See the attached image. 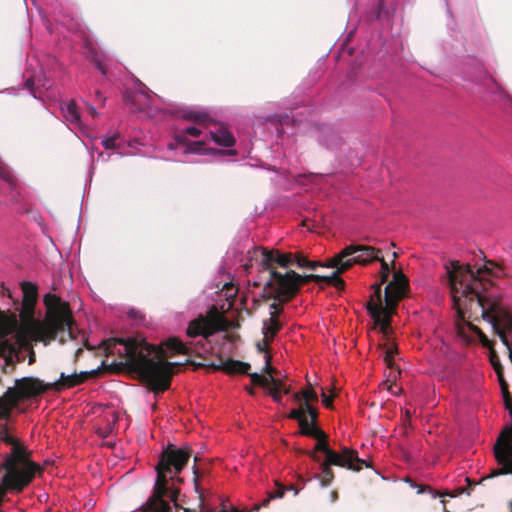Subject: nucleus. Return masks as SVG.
Segmentation results:
<instances>
[{"mask_svg": "<svg viewBox=\"0 0 512 512\" xmlns=\"http://www.w3.org/2000/svg\"><path fill=\"white\" fill-rule=\"evenodd\" d=\"M405 418H406V420H409L411 418V413L409 410L405 411Z\"/></svg>", "mask_w": 512, "mask_h": 512, "instance_id": "nucleus-58", "label": "nucleus"}, {"mask_svg": "<svg viewBox=\"0 0 512 512\" xmlns=\"http://www.w3.org/2000/svg\"><path fill=\"white\" fill-rule=\"evenodd\" d=\"M82 353V349L81 348H78L77 351H76V357H78L80 354Z\"/></svg>", "mask_w": 512, "mask_h": 512, "instance_id": "nucleus-63", "label": "nucleus"}, {"mask_svg": "<svg viewBox=\"0 0 512 512\" xmlns=\"http://www.w3.org/2000/svg\"><path fill=\"white\" fill-rule=\"evenodd\" d=\"M281 392H283L284 394H289L291 392L290 386L284 385L283 388L281 389Z\"/></svg>", "mask_w": 512, "mask_h": 512, "instance_id": "nucleus-54", "label": "nucleus"}, {"mask_svg": "<svg viewBox=\"0 0 512 512\" xmlns=\"http://www.w3.org/2000/svg\"><path fill=\"white\" fill-rule=\"evenodd\" d=\"M184 137H185L184 135H177V137H176V138H177V140H178L179 142H182V141H184Z\"/></svg>", "mask_w": 512, "mask_h": 512, "instance_id": "nucleus-60", "label": "nucleus"}, {"mask_svg": "<svg viewBox=\"0 0 512 512\" xmlns=\"http://www.w3.org/2000/svg\"><path fill=\"white\" fill-rule=\"evenodd\" d=\"M304 416V408H302V403H300L298 408L292 409L289 414L288 418L292 420L299 421Z\"/></svg>", "mask_w": 512, "mask_h": 512, "instance_id": "nucleus-35", "label": "nucleus"}, {"mask_svg": "<svg viewBox=\"0 0 512 512\" xmlns=\"http://www.w3.org/2000/svg\"><path fill=\"white\" fill-rule=\"evenodd\" d=\"M0 439L1 441H3L4 443L8 444V445H12L14 446L15 443L19 442L18 439L14 438L13 436H11L8 431H7V426L6 425H3L2 426V429L0 431Z\"/></svg>", "mask_w": 512, "mask_h": 512, "instance_id": "nucleus-30", "label": "nucleus"}, {"mask_svg": "<svg viewBox=\"0 0 512 512\" xmlns=\"http://www.w3.org/2000/svg\"><path fill=\"white\" fill-rule=\"evenodd\" d=\"M322 403L323 405L328 408V409H331L333 407V398L335 395H332V396H328L326 395L323 391H322Z\"/></svg>", "mask_w": 512, "mask_h": 512, "instance_id": "nucleus-41", "label": "nucleus"}, {"mask_svg": "<svg viewBox=\"0 0 512 512\" xmlns=\"http://www.w3.org/2000/svg\"><path fill=\"white\" fill-rule=\"evenodd\" d=\"M466 481L469 485V487L471 488L472 486H475L477 484V482H472L469 478H466Z\"/></svg>", "mask_w": 512, "mask_h": 512, "instance_id": "nucleus-57", "label": "nucleus"}, {"mask_svg": "<svg viewBox=\"0 0 512 512\" xmlns=\"http://www.w3.org/2000/svg\"><path fill=\"white\" fill-rule=\"evenodd\" d=\"M21 289L23 293L21 307L18 301H14L15 310L19 312L21 327L16 334L10 337H0V358L4 359L5 366H10L12 369L17 363L25 360V353H28V364L35 363L36 355L32 341L43 342L47 345L66 330L71 335L74 324L69 304L51 293L44 297V304L47 308L45 320L35 319L37 287L31 282H22Z\"/></svg>", "mask_w": 512, "mask_h": 512, "instance_id": "nucleus-1", "label": "nucleus"}, {"mask_svg": "<svg viewBox=\"0 0 512 512\" xmlns=\"http://www.w3.org/2000/svg\"><path fill=\"white\" fill-rule=\"evenodd\" d=\"M286 491H294V495H297L299 493V489L294 487L293 485L285 486Z\"/></svg>", "mask_w": 512, "mask_h": 512, "instance_id": "nucleus-53", "label": "nucleus"}, {"mask_svg": "<svg viewBox=\"0 0 512 512\" xmlns=\"http://www.w3.org/2000/svg\"><path fill=\"white\" fill-rule=\"evenodd\" d=\"M322 435L313 436L312 438L317 440L314 449L308 452V455L314 460H318L316 452L320 451L325 453L326 459L329 463H334L335 466L348 468L353 471H360L363 467H369L370 465L364 459L358 457L357 451L349 448H343L341 453H337L332 450L328 445L327 434L320 429Z\"/></svg>", "mask_w": 512, "mask_h": 512, "instance_id": "nucleus-6", "label": "nucleus"}, {"mask_svg": "<svg viewBox=\"0 0 512 512\" xmlns=\"http://www.w3.org/2000/svg\"><path fill=\"white\" fill-rule=\"evenodd\" d=\"M106 357L118 355L120 361L101 366L91 371L66 375L61 373L57 381L50 383L51 390L62 391L76 387L89 378L97 377L103 370L114 371L113 367H127L138 374L150 392L160 393V345H150L136 338H111L104 340L100 346Z\"/></svg>", "mask_w": 512, "mask_h": 512, "instance_id": "nucleus-2", "label": "nucleus"}, {"mask_svg": "<svg viewBox=\"0 0 512 512\" xmlns=\"http://www.w3.org/2000/svg\"><path fill=\"white\" fill-rule=\"evenodd\" d=\"M25 87L31 92V94L35 98L40 97V90L39 88H35V81L33 77H30L25 81Z\"/></svg>", "mask_w": 512, "mask_h": 512, "instance_id": "nucleus-33", "label": "nucleus"}, {"mask_svg": "<svg viewBox=\"0 0 512 512\" xmlns=\"http://www.w3.org/2000/svg\"><path fill=\"white\" fill-rule=\"evenodd\" d=\"M282 329V324L277 319V312H270V317L263 321L262 333L265 345L273 342L277 333Z\"/></svg>", "mask_w": 512, "mask_h": 512, "instance_id": "nucleus-18", "label": "nucleus"}, {"mask_svg": "<svg viewBox=\"0 0 512 512\" xmlns=\"http://www.w3.org/2000/svg\"><path fill=\"white\" fill-rule=\"evenodd\" d=\"M11 321L14 323V324H17V315L15 313H12L11 314Z\"/></svg>", "mask_w": 512, "mask_h": 512, "instance_id": "nucleus-56", "label": "nucleus"}, {"mask_svg": "<svg viewBox=\"0 0 512 512\" xmlns=\"http://www.w3.org/2000/svg\"><path fill=\"white\" fill-rule=\"evenodd\" d=\"M96 67L97 69L103 74V75H106L107 73V68L106 66L101 62V61H96Z\"/></svg>", "mask_w": 512, "mask_h": 512, "instance_id": "nucleus-47", "label": "nucleus"}, {"mask_svg": "<svg viewBox=\"0 0 512 512\" xmlns=\"http://www.w3.org/2000/svg\"><path fill=\"white\" fill-rule=\"evenodd\" d=\"M332 465H334V463H329L328 459H325V461L321 464L322 476L320 477V481L323 487L329 486L334 479V473L331 468Z\"/></svg>", "mask_w": 512, "mask_h": 512, "instance_id": "nucleus-23", "label": "nucleus"}, {"mask_svg": "<svg viewBox=\"0 0 512 512\" xmlns=\"http://www.w3.org/2000/svg\"><path fill=\"white\" fill-rule=\"evenodd\" d=\"M302 408H304V415L308 417V420L313 424L318 426V416L319 412L314 405H307L306 403H302Z\"/></svg>", "mask_w": 512, "mask_h": 512, "instance_id": "nucleus-27", "label": "nucleus"}, {"mask_svg": "<svg viewBox=\"0 0 512 512\" xmlns=\"http://www.w3.org/2000/svg\"><path fill=\"white\" fill-rule=\"evenodd\" d=\"M247 375H249L253 385H258L265 389L269 387V379L267 377L262 376L258 373H249V372Z\"/></svg>", "mask_w": 512, "mask_h": 512, "instance_id": "nucleus-29", "label": "nucleus"}, {"mask_svg": "<svg viewBox=\"0 0 512 512\" xmlns=\"http://www.w3.org/2000/svg\"><path fill=\"white\" fill-rule=\"evenodd\" d=\"M185 133L187 135H190V136L196 138V137L200 136L201 130L198 129L197 127L191 126V127H188V128L185 129Z\"/></svg>", "mask_w": 512, "mask_h": 512, "instance_id": "nucleus-42", "label": "nucleus"}, {"mask_svg": "<svg viewBox=\"0 0 512 512\" xmlns=\"http://www.w3.org/2000/svg\"><path fill=\"white\" fill-rule=\"evenodd\" d=\"M275 264L281 268H289L291 265H294V254L291 252L283 253L277 249H262V269L270 274L268 281L265 283L264 296L266 298H273L274 294H276V286L272 283L274 282L273 273L278 272L275 268Z\"/></svg>", "mask_w": 512, "mask_h": 512, "instance_id": "nucleus-11", "label": "nucleus"}, {"mask_svg": "<svg viewBox=\"0 0 512 512\" xmlns=\"http://www.w3.org/2000/svg\"><path fill=\"white\" fill-rule=\"evenodd\" d=\"M179 492L171 497L169 493L162 498V512H189L188 509L180 507L177 503Z\"/></svg>", "mask_w": 512, "mask_h": 512, "instance_id": "nucleus-22", "label": "nucleus"}, {"mask_svg": "<svg viewBox=\"0 0 512 512\" xmlns=\"http://www.w3.org/2000/svg\"><path fill=\"white\" fill-rule=\"evenodd\" d=\"M497 377H498V381H499V384H500V388H501V392L502 394H506L508 395L509 393V386H508V383L504 377V371L502 372H498L496 373Z\"/></svg>", "mask_w": 512, "mask_h": 512, "instance_id": "nucleus-36", "label": "nucleus"}, {"mask_svg": "<svg viewBox=\"0 0 512 512\" xmlns=\"http://www.w3.org/2000/svg\"><path fill=\"white\" fill-rule=\"evenodd\" d=\"M317 267H326V263H322L320 261H308V269L315 270Z\"/></svg>", "mask_w": 512, "mask_h": 512, "instance_id": "nucleus-45", "label": "nucleus"}, {"mask_svg": "<svg viewBox=\"0 0 512 512\" xmlns=\"http://www.w3.org/2000/svg\"><path fill=\"white\" fill-rule=\"evenodd\" d=\"M263 293H265V290L263 291ZM262 297L264 299H267L264 294H262ZM275 301L273 303L270 304V309L272 310L271 312H277V317L283 312V304H285L286 302H281L280 300L278 299H275L273 298Z\"/></svg>", "mask_w": 512, "mask_h": 512, "instance_id": "nucleus-34", "label": "nucleus"}, {"mask_svg": "<svg viewBox=\"0 0 512 512\" xmlns=\"http://www.w3.org/2000/svg\"><path fill=\"white\" fill-rule=\"evenodd\" d=\"M192 145H193V147L190 150L192 152H198V151H200V149L204 145V143L201 141H198V142L192 143Z\"/></svg>", "mask_w": 512, "mask_h": 512, "instance_id": "nucleus-48", "label": "nucleus"}, {"mask_svg": "<svg viewBox=\"0 0 512 512\" xmlns=\"http://www.w3.org/2000/svg\"><path fill=\"white\" fill-rule=\"evenodd\" d=\"M464 492H465V489L461 488V489H459V490H458L457 495H459V494H461V493H464ZM466 493H467V494H470V492H469V491H466Z\"/></svg>", "mask_w": 512, "mask_h": 512, "instance_id": "nucleus-62", "label": "nucleus"}, {"mask_svg": "<svg viewBox=\"0 0 512 512\" xmlns=\"http://www.w3.org/2000/svg\"><path fill=\"white\" fill-rule=\"evenodd\" d=\"M265 366L263 367L262 371L265 374L269 375V378L273 375V373H276L277 370L271 365L272 356L270 354H265Z\"/></svg>", "mask_w": 512, "mask_h": 512, "instance_id": "nucleus-32", "label": "nucleus"}, {"mask_svg": "<svg viewBox=\"0 0 512 512\" xmlns=\"http://www.w3.org/2000/svg\"><path fill=\"white\" fill-rule=\"evenodd\" d=\"M308 259L301 254H294V264L299 268H307Z\"/></svg>", "mask_w": 512, "mask_h": 512, "instance_id": "nucleus-37", "label": "nucleus"}, {"mask_svg": "<svg viewBox=\"0 0 512 512\" xmlns=\"http://www.w3.org/2000/svg\"><path fill=\"white\" fill-rule=\"evenodd\" d=\"M189 458V451L176 448L171 443L162 449V498L168 493L171 497L178 493V489L169 486L166 475H178L186 466Z\"/></svg>", "mask_w": 512, "mask_h": 512, "instance_id": "nucleus-8", "label": "nucleus"}, {"mask_svg": "<svg viewBox=\"0 0 512 512\" xmlns=\"http://www.w3.org/2000/svg\"><path fill=\"white\" fill-rule=\"evenodd\" d=\"M116 140L117 135L106 137L105 139L102 140V144L105 147V149H114L116 148Z\"/></svg>", "mask_w": 512, "mask_h": 512, "instance_id": "nucleus-38", "label": "nucleus"}, {"mask_svg": "<svg viewBox=\"0 0 512 512\" xmlns=\"http://www.w3.org/2000/svg\"><path fill=\"white\" fill-rule=\"evenodd\" d=\"M376 261H379L381 263V272L390 273L389 265H388V263L383 258H380L378 256V259H376Z\"/></svg>", "mask_w": 512, "mask_h": 512, "instance_id": "nucleus-46", "label": "nucleus"}, {"mask_svg": "<svg viewBox=\"0 0 512 512\" xmlns=\"http://www.w3.org/2000/svg\"><path fill=\"white\" fill-rule=\"evenodd\" d=\"M247 392L250 394V395H254L255 391L253 388H246Z\"/></svg>", "mask_w": 512, "mask_h": 512, "instance_id": "nucleus-59", "label": "nucleus"}, {"mask_svg": "<svg viewBox=\"0 0 512 512\" xmlns=\"http://www.w3.org/2000/svg\"><path fill=\"white\" fill-rule=\"evenodd\" d=\"M8 317L6 314L0 310V326L4 325L7 322Z\"/></svg>", "mask_w": 512, "mask_h": 512, "instance_id": "nucleus-52", "label": "nucleus"}, {"mask_svg": "<svg viewBox=\"0 0 512 512\" xmlns=\"http://www.w3.org/2000/svg\"><path fill=\"white\" fill-rule=\"evenodd\" d=\"M380 249L365 245H349L343 248L338 254L342 262L349 264V269L354 264L366 265L378 259Z\"/></svg>", "mask_w": 512, "mask_h": 512, "instance_id": "nucleus-12", "label": "nucleus"}, {"mask_svg": "<svg viewBox=\"0 0 512 512\" xmlns=\"http://www.w3.org/2000/svg\"><path fill=\"white\" fill-rule=\"evenodd\" d=\"M274 286H276L275 299L281 302L291 301L300 291L302 285L313 281L317 283L318 274L300 275L294 270L285 273L274 272Z\"/></svg>", "mask_w": 512, "mask_h": 512, "instance_id": "nucleus-10", "label": "nucleus"}, {"mask_svg": "<svg viewBox=\"0 0 512 512\" xmlns=\"http://www.w3.org/2000/svg\"><path fill=\"white\" fill-rule=\"evenodd\" d=\"M408 287L407 277L401 271H395L393 279L385 287V305H383L382 287L380 284L372 285L374 291L366 304V309L385 336H388L391 331V316L396 312L399 301L405 297Z\"/></svg>", "mask_w": 512, "mask_h": 512, "instance_id": "nucleus-3", "label": "nucleus"}, {"mask_svg": "<svg viewBox=\"0 0 512 512\" xmlns=\"http://www.w3.org/2000/svg\"><path fill=\"white\" fill-rule=\"evenodd\" d=\"M292 398L295 402L297 403H301L303 401V397H302V392L299 391V392H296L292 395Z\"/></svg>", "mask_w": 512, "mask_h": 512, "instance_id": "nucleus-51", "label": "nucleus"}, {"mask_svg": "<svg viewBox=\"0 0 512 512\" xmlns=\"http://www.w3.org/2000/svg\"><path fill=\"white\" fill-rule=\"evenodd\" d=\"M266 389L269 391V394L271 395V397L273 398V400L276 403L282 402L281 391H278L276 388H266Z\"/></svg>", "mask_w": 512, "mask_h": 512, "instance_id": "nucleus-40", "label": "nucleus"}, {"mask_svg": "<svg viewBox=\"0 0 512 512\" xmlns=\"http://www.w3.org/2000/svg\"><path fill=\"white\" fill-rule=\"evenodd\" d=\"M6 490H13V488H10L7 486L6 482L4 481V476L2 477V483L0 485V501H2L3 497L5 496ZM14 491H16L14 489Z\"/></svg>", "mask_w": 512, "mask_h": 512, "instance_id": "nucleus-44", "label": "nucleus"}, {"mask_svg": "<svg viewBox=\"0 0 512 512\" xmlns=\"http://www.w3.org/2000/svg\"><path fill=\"white\" fill-rule=\"evenodd\" d=\"M129 314H130V316H131V317H135V318H136V317H137V315H138V313H137V312H135V311H133V310H132V311H130V313H129Z\"/></svg>", "mask_w": 512, "mask_h": 512, "instance_id": "nucleus-61", "label": "nucleus"}, {"mask_svg": "<svg viewBox=\"0 0 512 512\" xmlns=\"http://www.w3.org/2000/svg\"><path fill=\"white\" fill-rule=\"evenodd\" d=\"M302 397L303 401L301 403H306L307 405H313L314 403L318 402V395L313 390L311 384L308 385L307 388L302 389Z\"/></svg>", "mask_w": 512, "mask_h": 512, "instance_id": "nucleus-25", "label": "nucleus"}, {"mask_svg": "<svg viewBox=\"0 0 512 512\" xmlns=\"http://www.w3.org/2000/svg\"><path fill=\"white\" fill-rule=\"evenodd\" d=\"M186 119L198 122V123H205L208 119V115L205 113H199V112H188L184 115Z\"/></svg>", "mask_w": 512, "mask_h": 512, "instance_id": "nucleus-31", "label": "nucleus"}, {"mask_svg": "<svg viewBox=\"0 0 512 512\" xmlns=\"http://www.w3.org/2000/svg\"><path fill=\"white\" fill-rule=\"evenodd\" d=\"M389 274L390 273H387V272H381V275H380V282L378 284H380V287H382V285L387 282L388 280V277H389Z\"/></svg>", "mask_w": 512, "mask_h": 512, "instance_id": "nucleus-50", "label": "nucleus"}, {"mask_svg": "<svg viewBox=\"0 0 512 512\" xmlns=\"http://www.w3.org/2000/svg\"><path fill=\"white\" fill-rule=\"evenodd\" d=\"M298 425L300 428L299 434L307 437H313L322 435L320 433V428L317 425H313L306 415H304L301 419H299Z\"/></svg>", "mask_w": 512, "mask_h": 512, "instance_id": "nucleus-20", "label": "nucleus"}, {"mask_svg": "<svg viewBox=\"0 0 512 512\" xmlns=\"http://www.w3.org/2000/svg\"><path fill=\"white\" fill-rule=\"evenodd\" d=\"M192 343L189 345L183 343L180 339L173 337L166 342L162 341V393L170 388L172 376L186 364H190L194 369H199L204 365L187 359L185 362H170L167 360L168 351L173 353L190 355L192 351Z\"/></svg>", "mask_w": 512, "mask_h": 512, "instance_id": "nucleus-7", "label": "nucleus"}, {"mask_svg": "<svg viewBox=\"0 0 512 512\" xmlns=\"http://www.w3.org/2000/svg\"><path fill=\"white\" fill-rule=\"evenodd\" d=\"M0 178L9 184L12 190H15L17 186V179L6 166L0 168Z\"/></svg>", "mask_w": 512, "mask_h": 512, "instance_id": "nucleus-26", "label": "nucleus"}, {"mask_svg": "<svg viewBox=\"0 0 512 512\" xmlns=\"http://www.w3.org/2000/svg\"><path fill=\"white\" fill-rule=\"evenodd\" d=\"M211 367L214 370H221L227 374H248L251 368L249 363L233 359L221 360L220 364H212Z\"/></svg>", "mask_w": 512, "mask_h": 512, "instance_id": "nucleus-17", "label": "nucleus"}, {"mask_svg": "<svg viewBox=\"0 0 512 512\" xmlns=\"http://www.w3.org/2000/svg\"><path fill=\"white\" fill-rule=\"evenodd\" d=\"M51 390L50 383L34 377H24L15 381V387L8 388L0 397V419L8 420L11 410L20 400L32 398Z\"/></svg>", "mask_w": 512, "mask_h": 512, "instance_id": "nucleus-5", "label": "nucleus"}, {"mask_svg": "<svg viewBox=\"0 0 512 512\" xmlns=\"http://www.w3.org/2000/svg\"><path fill=\"white\" fill-rule=\"evenodd\" d=\"M211 138L215 143L223 147H231L235 143L233 135L224 128H220L215 132H210Z\"/></svg>", "mask_w": 512, "mask_h": 512, "instance_id": "nucleus-19", "label": "nucleus"}, {"mask_svg": "<svg viewBox=\"0 0 512 512\" xmlns=\"http://www.w3.org/2000/svg\"><path fill=\"white\" fill-rule=\"evenodd\" d=\"M472 321H474V320L468 319V318H466L464 320H459V318H458L457 323H456L458 333L460 335H462L464 333V326L460 323V322H463L464 324H466L468 326V328L471 331H473L479 337V340L481 341L482 345L484 347H487L490 349V363L493 366L495 373L504 371V368H503V365L501 364L500 358H499L498 354L496 353V351L493 349V342L488 339L486 334L479 327L473 325Z\"/></svg>", "mask_w": 512, "mask_h": 512, "instance_id": "nucleus-15", "label": "nucleus"}, {"mask_svg": "<svg viewBox=\"0 0 512 512\" xmlns=\"http://www.w3.org/2000/svg\"><path fill=\"white\" fill-rule=\"evenodd\" d=\"M194 346H195V349H197V347H198V346H200L202 349H204V347H205V343H204V341H203V340H200V341L196 342V343L194 344Z\"/></svg>", "mask_w": 512, "mask_h": 512, "instance_id": "nucleus-55", "label": "nucleus"}, {"mask_svg": "<svg viewBox=\"0 0 512 512\" xmlns=\"http://www.w3.org/2000/svg\"><path fill=\"white\" fill-rule=\"evenodd\" d=\"M87 111L88 113L92 116V117H96L98 116V112L97 110L95 109L94 106H92L91 104H87Z\"/></svg>", "mask_w": 512, "mask_h": 512, "instance_id": "nucleus-49", "label": "nucleus"}, {"mask_svg": "<svg viewBox=\"0 0 512 512\" xmlns=\"http://www.w3.org/2000/svg\"><path fill=\"white\" fill-rule=\"evenodd\" d=\"M275 485L277 486V489L275 491H271L267 493V497L263 499L261 504L255 505L254 510L258 511L262 507H268L269 503L273 499H280L283 498L286 488L285 485H282L280 482L275 481Z\"/></svg>", "mask_w": 512, "mask_h": 512, "instance_id": "nucleus-21", "label": "nucleus"}, {"mask_svg": "<svg viewBox=\"0 0 512 512\" xmlns=\"http://www.w3.org/2000/svg\"><path fill=\"white\" fill-rule=\"evenodd\" d=\"M65 118L71 123H78L80 114L75 101L70 100L63 109Z\"/></svg>", "mask_w": 512, "mask_h": 512, "instance_id": "nucleus-24", "label": "nucleus"}, {"mask_svg": "<svg viewBox=\"0 0 512 512\" xmlns=\"http://www.w3.org/2000/svg\"><path fill=\"white\" fill-rule=\"evenodd\" d=\"M228 325L226 317L219 312L216 306H212L205 315L200 314L191 320L186 329L189 338L201 336L204 340L218 331L225 330Z\"/></svg>", "mask_w": 512, "mask_h": 512, "instance_id": "nucleus-9", "label": "nucleus"}, {"mask_svg": "<svg viewBox=\"0 0 512 512\" xmlns=\"http://www.w3.org/2000/svg\"><path fill=\"white\" fill-rule=\"evenodd\" d=\"M28 456L29 452L19 441L12 446L11 454L1 464V468L6 470L4 481L17 492H21L40 469L37 464L27 460Z\"/></svg>", "mask_w": 512, "mask_h": 512, "instance_id": "nucleus-4", "label": "nucleus"}, {"mask_svg": "<svg viewBox=\"0 0 512 512\" xmlns=\"http://www.w3.org/2000/svg\"><path fill=\"white\" fill-rule=\"evenodd\" d=\"M156 473L155 484L152 495L147 501L141 506L142 512H160V456H158L157 462L154 465Z\"/></svg>", "mask_w": 512, "mask_h": 512, "instance_id": "nucleus-16", "label": "nucleus"}, {"mask_svg": "<svg viewBox=\"0 0 512 512\" xmlns=\"http://www.w3.org/2000/svg\"><path fill=\"white\" fill-rule=\"evenodd\" d=\"M221 512H227V510H226V505H222Z\"/></svg>", "mask_w": 512, "mask_h": 512, "instance_id": "nucleus-64", "label": "nucleus"}, {"mask_svg": "<svg viewBox=\"0 0 512 512\" xmlns=\"http://www.w3.org/2000/svg\"><path fill=\"white\" fill-rule=\"evenodd\" d=\"M256 348L259 353L264 352L265 354H269V345H265L264 339L262 341L257 342Z\"/></svg>", "mask_w": 512, "mask_h": 512, "instance_id": "nucleus-43", "label": "nucleus"}, {"mask_svg": "<svg viewBox=\"0 0 512 512\" xmlns=\"http://www.w3.org/2000/svg\"><path fill=\"white\" fill-rule=\"evenodd\" d=\"M397 353H398V347L396 346V344L392 343L390 346L386 347L384 360L389 368L393 367L394 356Z\"/></svg>", "mask_w": 512, "mask_h": 512, "instance_id": "nucleus-28", "label": "nucleus"}, {"mask_svg": "<svg viewBox=\"0 0 512 512\" xmlns=\"http://www.w3.org/2000/svg\"><path fill=\"white\" fill-rule=\"evenodd\" d=\"M269 379V387L268 388H276L278 391H281L283 386L285 385L282 380L276 379L271 376Z\"/></svg>", "mask_w": 512, "mask_h": 512, "instance_id": "nucleus-39", "label": "nucleus"}, {"mask_svg": "<svg viewBox=\"0 0 512 512\" xmlns=\"http://www.w3.org/2000/svg\"><path fill=\"white\" fill-rule=\"evenodd\" d=\"M349 264L342 262L340 255L337 253L333 258L327 261L326 267L335 268L330 275H318L317 283L334 286L338 290H344L345 282L340 275L349 270Z\"/></svg>", "mask_w": 512, "mask_h": 512, "instance_id": "nucleus-14", "label": "nucleus"}, {"mask_svg": "<svg viewBox=\"0 0 512 512\" xmlns=\"http://www.w3.org/2000/svg\"><path fill=\"white\" fill-rule=\"evenodd\" d=\"M123 100L132 113H143L146 116H151L153 96L146 86L140 85L136 90L125 91Z\"/></svg>", "mask_w": 512, "mask_h": 512, "instance_id": "nucleus-13", "label": "nucleus"}]
</instances>
